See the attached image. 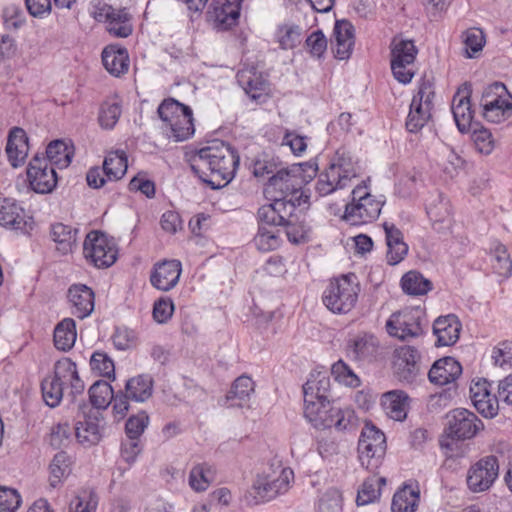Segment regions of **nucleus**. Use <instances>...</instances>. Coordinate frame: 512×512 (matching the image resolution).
<instances>
[{
    "label": "nucleus",
    "instance_id": "62",
    "mask_svg": "<svg viewBox=\"0 0 512 512\" xmlns=\"http://www.w3.org/2000/svg\"><path fill=\"white\" fill-rule=\"evenodd\" d=\"M73 430L74 428H71L68 422L53 426L49 438L50 445L56 449L66 446L70 441Z\"/></svg>",
    "mask_w": 512,
    "mask_h": 512
},
{
    "label": "nucleus",
    "instance_id": "54",
    "mask_svg": "<svg viewBox=\"0 0 512 512\" xmlns=\"http://www.w3.org/2000/svg\"><path fill=\"white\" fill-rule=\"evenodd\" d=\"M331 373L337 382L344 384L348 387L356 388L360 385V378L342 360H339L332 365Z\"/></svg>",
    "mask_w": 512,
    "mask_h": 512
},
{
    "label": "nucleus",
    "instance_id": "30",
    "mask_svg": "<svg viewBox=\"0 0 512 512\" xmlns=\"http://www.w3.org/2000/svg\"><path fill=\"white\" fill-rule=\"evenodd\" d=\"M328 165L336 174H340L342 179L348 184L352 179L358 177L360 173L358 162L354 160L351 153L344 149H338L331 157Z\"/></svg>",
    "mask_w": 512,
    "mask_h": 512
},
{
    "label": "nucleus",
    "instance_id": "56",
    "mask_svg": "<svg viewBox=\"0 0 512 512\" xmlns=\"http://www.w3.org/2000/svg\"><path fill=\"white\" fill-rule=\"evenodd\" d=\"M471 401L478 413L485 418H494L498 414V397L492 395L491 392L489 393V396L473 397L471 398Z\"/></svg>",
    "mask_w": 512,
    "mask_h": 512
},
{
    "label": "nucleus",
    "instance_id": "22",
    "mask_svg": "<svg viewBox=\"0 0 512 512\" xmlns=\"http://www.w3.org/2000/svg\"><path fill=\"white\" fill-rule=\"evenodd\" d=\"M304 405L332 401L331 380L326 371H316L303 385Z\"/></svg>",
    "mask_w": 512,
    "mask_h": 512
},
{
    "label": "nucleus",
    "instance_id": "55",
    "mask_svg": "<svg viewBox=\"0 0 512 512\" xmlns=\"http://www.w3.org/2000/svg\"><path fill=\"white\" fill-rule=\"evenodd\" d=\"M470 131H472V139L476 149L482 154H490L493 150L491 132L480 126L478 123L473 124Z\"/></svg>",
    "mask_w": 512,
    "mask_h": 512
},
{
    "label": "nucleus",
    "instance_id": "48",
    "mask_svg": "<svg viewBox=\"0 0 512 512\" xmlns=\"http://www.w3.org/2000/svg\"><path fill=\"white\" fill-rule=\"evenodd\" d=\"M49 470L50 486L56 488L71 473V459L69 455L64 451L56 453L49 465Z\"/></svg>",
    "mask_w": 512,
    "mask_h": 512
},
{
    "label": "nucleus",
    "instance_id": "11",
    "mask_svg": "<svg viewBox=\"0 0 512 512\" xmlns=\"http://www.w3.org/2000/svg\"><path fill=\"white\" fill-rule=\"evenodd\" d=\"M83 253L96 268H108L115 263L118 251L106 234L91 231L84 240Z\"/></svg>",
    "mask_w": 512,
    "mask_h": 512
},
{
    "label": "nucleus",
    "instance_id": "12",
    "mask_svg": "<svg viewBox=\"0 0 512 512\" xmlns=\"http://www.w3.org/2000/svg\"><path fill=\"white\" fill-rule=\"evenodd\" d=\"M483 428V422L468 409L456 408L446 414L444 431L452 440L471 439Z\"/></svg>",
    "mask_w": 512,
    "mask_h": 512
},
{
    "label": "nucleus",
    "instance_id": "5",
    "mask_svg": "<svg viewBox=\"0 0 512 512\" xmlns=\"http://www.w3.org/2000/svg\"><path fill=\"white\" fill-rule=\"evenodd\" d=\"M383 202L377 200L364 185L356 186L351 192V202L345 206L343 219L350 225L359 226L376 220Z\"/></svg>",
    "mask_w": 512,
    "mask_h": 512
},
{
    "label": "nucleus",
    "instance_id": "29",
    "mask_svg": "<svg viewBox=\"0 0 512 512\" xmlns=\"http://www.w3.org/2000/svg\"><path fill=\"white\" fill-rule=\"evenodd\" d=\"M102 63L113 76H120L128 71L129 55L126 48L119 45H108L102 51Z\"/></svg>",
    "mask_w": 512,
    "mask_h": 512
},
{
    "label": "nucleus",
    "instance_id": "60",
    "mask_svg": "<svg viewBox=\"0 0 512 512\" xmlns=\"http://www.w3.org/2000/svg\"><path fill=\"white\" fill-rule=\"evenodd\" d=\"M301 29L297 25L282 26L277 31V39L282 49H292L300 42Z\"/></svg>",
    "mask_w": 512,
    "mask_h": 512
},
{
    "label": "nucleus",
    "instance_id": "38",
    "mask_svg": "<svg viewBox=\"0 0 512 512\" xmlns=\"http://www.w3.org/2000/svg\"><path fill=\"white\" fill-rule=\"evenodd\" d=\"M73 149L69 147L63 140H54L50 142L46 148V156L48 163L59 169L69 166L73 158Z\"/></svg>",
    "mask_w": 512,
    "mask_h": 512
},
{
    "label": "nucleus",
    "instance_id": "40",
    "mask_svg": "<svg viewBox=\"0 0 512 512\" xmlns=\"http://www.w3.org/2000/svg\"><path fill=\"white\" fill-rule=\"evenodd\" d=\"M153 379L149 375H138L127 380L125 393L130 400L144 402L152 396Z\"/></svg>",
    "mask_w": 512,
    "mask_h": 512
},
{
    "label": "nucleus",
    "instance_id": "8",
    "mask_svg": "<svg viewBox=\"0 0 512 512\" xmlns=\"http://www.w3.org/2000/svg\"><path fill=\"white\" fill-rule=\"evenodd\" d=\"M386 437L373 424L367 423L362 429L358 441V453L361 465L367 470L376 471L385 455Z\"/></svg>",
    "mask_w": 512,
    "mask_h": 512
},
{
    "label": "nucleus",
    "instance_id": "39",
    "mask_svg": "<svg viewBox=\"0 0 512 512\" xmlns=\"http://www.w3.org/2000/svg\"><path fill=\"white\" fill-rule=\"evenodd\" d=\"M57 377H62L64 384L69 383L73 395L84 391V382L80 379L76 364L70 358H62L56 362Z\"/></svg>",
    "mask_w": 512,
    "mask_h": 512
},
{
    "label": "nucleus",
    "instance_id": "14",
    "mask_svg": "<svg viewBox=\"0 0 512 512\" xmlns=\"http://www.w3.org/2000/svg\"><path fill=\"white\" fill-rule=\"evenodd\" d=\"M499 475V462L496 456L482 457L471 465L467 472V486L473 493L489 490Z\"/></svg>",
    "mask_w": 512,
    "mask_h": 512
},
{
    "label": "nucleus",
    "instance_id": "9",
    "mask_svg": "<svg viewBox=\"0 0 512 512\" xmlns=\"http://www.w3.org/2000/svg\"><path fill=\"white\" fill-rule=\"evenodd\" d=\"M425 314L419 307L394 312L386 322L389 335L400 340L417 338L424 334Z\"/></svg>",
    "mask_w": 512,
    "mask_h": 512
},
{
    "label": "nucleus",
    "instance_id": "20",
    "mask_svg": "<svg viewBox=\"0 0 512 512\" xmlns=\"http://www.w3.org/2000/svg\"><path fill=\"white\" fill-rule=\"evenodd\" d=\"M240 9L238 0H213L208 17L213 22L215 29L226 31L238 23Z\"/></svg>",
    "mask_w": 512,
    "mask_h": 512
},
{
    "label": "nucleus",
    "instance_id": "24",
    "mask_svg": "<svg viewBox=\"0 0 512 512\" xmlns=\"http://www.w3.org/2000/svg\"><path fill=\"white\" fill-rule=\"evenodd\" d=\"M347 352L356 361L373 362L380 353V344L373 334H358L347 343Z\"/></svg>",
    "mask_w": 512,
    "mask_h": 512
},
{
    "label": "nucleus",
    "instance_id": "32",
    "mask_svg": "<svg viewBox=\"0 0 512 512\" xmlns=\"http://www.w3.org/2000/svg\"><path fill=\"white\" fill-rule=\"evenodd\" d=\"M216 467L208 462L195 463L188 477V484L195 492H204L216 480Z\"/></svg>",
    "mask_w": 512,
    "mask_h": 512
},
{
    "label": "nucleus",
    "instance_id": "45",
    "mask_svg": "<svg viewBox=\"0 0 512 512\" xmlns=\"http://www.w3.org/2000/svg\"><path fill=\"white\" fill-rule=\"evenodd\" d=\"M78 229L63 223H55L51 226V236L54 242L58 244V250L63 254L72 251L76 245Z\"/></svg>",
    "mask_w": 512,
    "mask_h": 512
},
{
    "label": "nucleus",
    "instance_id": "19",
    "mask_svg": "<svg viewBox=\"0 0 512 512\" xmlns=\"http://www.w3.org/2000/svg\"><path fill=\"white\" fill-rule=\"evenodd\" d=\"M95 18L107 22L108 32L115 37L126 38L132 33L130 15L125 9H115L111 5L102 4L97 7Z\"/></svg>",
    "mask_w": 512,
    "mask_h": 512
},
{
    "label": "nucleus",
    "instance_id": "21",
    "mask_svg": "<svg viewBox=\"0 0 512 512\" xmlns=\"http://www.w3.org/2000/svg\"><path fill=\"white\" fill-rule=\"evenodd\" d=\"M471 85L464 83L456 92L452 100V113L455 123L460 132L470 131L475 124L473 120V111L471 109Z\"/></svg>",
    "mask_w": 512,
    "mask_h": 512
},
{
    "label": "nucleus",
    "instance_id": "16",
    "mask_svg": "<svg viewBox=\"0 0 512 512\" xmlns=\"http://www.w3.org/2000/svg\"><path fill=\"white\" fill-rule=\"evenodd\" d=\"M27 178L31 189L38 194L53 192L58 182L55 167L39 155H35L29 162Z\"/></svg>",
    "mask_w": 512,
    "mask_h": 512
},
{
    "label": "nucleus",
    "instance_id": "51",
    "mask_svg": "<svg viewBox=\"0 0 512 512\" xmlns=\"http://www.w3.org/2000/svg\"><path fill=\"white\" fill-rule=\"evenodd\" d=\"M426 213L432 222H445L450 218L449 203L441 193L426 205Z\"/></svg>",
    "mask_w": 512,
    "mask_h": 512
},
{
    "label": "nucleus",
    "instance_id": "63",
    "mask_svg": "<svg viewBox=\"0 0 512 512\" xmlns=\"http://www.w3.org/2000/svg\"><path fill=\"white\" fill-rule=\"evenodd\" d=\"M21 504L17 490L0 486V512H15Z\"/></svg>",
    "mask_w": 512,
    "mask_h": 512
},
{
    "label": "nucleus",
    "instance_id": "47",
    "mask_svg": "<svg viewBox=\"0 0 512 512\" xmlns=\"http://www.w3.org/2000/svg\"><path fill=\"white\" fill-rule=\"evenodd\" d=\"M114 391L112 386L105 380H98L89 388V399L92 409L95 411L106 409L112 402Z\"/></svg>",
    "mask_w": 512,
    "mask_h": 512
},
{
    "label": "nucleus",
    "instance_id": "26",
    "mask_svg": "<svg viewBox=\"0 0 512 512\" xmlns=\"http://www.w3.org/2000/svg\"><path fill=\"white\" fill-rule=\"evenodd\" d=\"M68 298L72 314L79 319H84L93 312L95 295L90 287L84 284H74L68 290Z\"/></svg>",
    "mask_w": 512,
    "mask_h": 512
},
{
    "label": "nucleus",
    "instance_id": "31",
    "mask_svg": "<svg viewBox=\"0 0 512 512\" xmlns=\"http://www.w3.org/2000/svg\"><path fill=\"white\" fill-rule=\"evenodd\" d=\"M409 397L402 390H392L382 395V406L386 414L396 420L403 421L407 416Z\"/></svg>",
    "mask_w": 512,
    "mask_h": 512
},
{
    "label": "nucleus",
    "instance_id": "49",
    "mask_svg": "<svg viewBox=\"0 0 512 512\" xmlns=\"http://www.w3.org/2000/svg\"><path fill=\"white\" fill-rule=\"evenodd\" d=\"M92 371L109 380H115V366L113 360L102 351H95L90 358Z\"/></svg>",
    "mask_w": 512,
    "mask_h": 512
},
{
    "label": "nucleus",
    "instance_id": "17",
    "mask_svg": "<svg viewBox=\"0 0 512 512\" xmlns=\"http://www.w3.org/2000/svg\"><path fill=\"white\" fill-rule=\"evenodd\" d=\"M421 355L412 346H401L393 354V370L397 378L406 383H413L421 373Z\"/></svg>",
    "mask_w": 512,
    "mask_h": 512
},
{
    "label": "nucleus",
    "instance_id": "6",
    "mask_svg": "<svg viewBox=\"0 0 512 512\" xmlns=\"http://www.w3.org/2000/svg\"><path fill=\"white\" fill-rule=\"evenodd\" d=\"M303 185L304 179L300 169H281L269 178L264 193L267 198L308 202L309 196L303 191Z\"/></svg>",
    "mask_w": 512,
    "mask_h": 512
},
{
    "label": "nucleus",
    "instance_id": "33",
    "mask_svg": "<svg viewBox=\"0 0 512 512\" xmlns=\"http://www.w3.org/2000/svg\"><path fill=\"white\" fill-rule=\"evenodd\" d=\"M236 77L239 85L252 100L258 101L265 95L267 83L256 71L241 70Z\"/></svg>",
    "mask_w": 512,
    "mask_h": 512
},
{
    "label": "nucleus",
    "instance_id": "34",
    "mask_svg": "<svg viewBox=\"0 0 512 512\" xmlns=\"http://www.w3.org/2000/svg\"><path fill=\"white\" fill-rule=\"evenodd\" d=\"M480 106L512 109V95L503 83L495 82L484 89Z\"/></svg>",
    "mask_w": 512,
    "mask_h": 512
},
{
    "label": "nucleus",
    "instance_id": "53",
    "mask_svg": "<svg viewBox=\"0 0 512 512\" xmlns=\"http://www.w3.org/2000/svg\"><path fill=\"white\" fill-rule=\"evenodd\" d=\"M381 488H377V475L368 477L358 490L356 503L358 506L368 505L380 497Z\"/></svg>",
    "mask_w": 512,
    "mask_h": 512
},
{
    "label": "nucleus",
    "instance_id": "57",
    "mask_svg": "<svg viewBox=\"0 0 512 512\" xmlns=\"http://www.w3.org/2000/svg\"><path fill=\"white\" fill-rule=\"evenodd\" d=\"M148 423L149 416L145 411L130 416L125 424L126 437L140 440V436L148 426Z\"/></svg>",
    "mask_w": 512,
    "mask_h": 512
},
{
    "label": "nucleus",
    "instance_id": "4",
    "mask_svg": "<svg viewBox=\"0 0 512 512\" xmlns=\"http://www.w3.org/2000/svg\"><path fill=\"white\" fill-rule=\"evenodd\" d=\"M160 119L170 129V137L175 141H184L194 132L192 109L179 101L168 98L163 100L157 109Z\"/></svg>",
    "mask_w": 512,
    "mask_h": 512
},
{
    "label": "nucleus",
    "instance_id": "23",
    "mask_svg": "<svg viewBox=\"0 0 512 512\" xmlns=\"http://www.w3.org/2000/svg\"><path fill=\"white\" fill-rule=\"evenodd\" d=\"M181 271L179 260H164L154 265L150 282L158 290L169 291L177 285Z\"/></svg>",
    "mask_w": 512,
    "mask_h": 512
},
{
    "label": "nucleus",
    "instance_id": "36",
    "mask_svg": "<svg viewBox=\"0 0 512 512\" xmlns=\"http://www.w3.org/2000/svg\"><path fill=\"white\" fill-rule=\"evenodd\" d=\"M254 381L247 375L239 376L232 384L226 395V401L231 406L243 407L254 392Z\"/></svg>",
    "mask_w": 512,
    "mask_h": 512
},
{
    "label": "nucleus",
    "instance_id": "59",
    "mask_svg": "<svg viewBox=\"0 0 512 512\" xmlns=\"http://www.w3.org/2000/svg\"><path fill=\"white\" fill-rule=\"evenodd\" d=\"M463 43L466 48L467 57H474L476 53L483 49L485 44V37L482 30L477 28L467 30L463 34Z\"/></svg>",
    "mask_w": 512,
    "mask_h": 512
},
{
    "label": "nucleus",
    "instance_id": "28",
    "mask_svg": "<svg viewBox=\"0 0 512 512\" xmlns=\"http://www.w3.org/2000/svg\"><path fill=\"white\" fill-rule=\"evenodd\" d=\"M462 325L459 319L449 314L438 317L433 324V333L437 337V346H451L459 339Z\"/></svg>",
    "mask_w": 512,
    "mask_h": 512
},
{
    "label": "nucleus",
    "instance_id": "18",
    "mask_svg": "<svg viewBox=\"0 0 512 512\" xmlns=\"http://www.w3.org/2000/svg\"><path fill=\"white\" fill-rule=\"evenodd\" d=\"M0 225L22 234H29L34 222L15 199L0 197Z\"/></svg>",
    "mask_w": 512,
    "mask_h": 512
},
{
    "label": "nucleus",
    "instance_id": "43",
    "mask_svg": "<svg viewBox=\"0 0 512 512\" xmlns=\"http://www.w3.org/2000/svg\"><path fill=\"white\" fill-rule=\"evenodd\" d=\"M258 224V231L253 239L255 247L262 252L273 251L280 247L281 238L279 231L274 229V226H270L263 221L258 220Z\"/></svg>",
    "mask_w": 512,
    "mask_h": 512
},
{
    "label": "nucleus",
    "instance_id": "15",
    "mask_svg": "<svg viewBox=\"0 0 512 512\" xmlns=\"http://www.w3.org/2000/svg\"><path fill=\"white\" fill-rule=\"evenodd\" d=\"M80 415L74 427L77 441L84 447H91L99 443L102 438V427L100 421L103 420L99 411H95L88 404H79Z\"/></svg>",
    "mask_w": 512,
    "mask_h": 512
},
{
    "label": "nucleus",
    "instance_id": "25",
    "mask_svg": "<svg viewBox=\"0 0 512 512\" xmlns=\"http://www.w3.org/2000/svg\"><path fill=\"white\" fill-rule=\"evenodd\" d=\"M461 374V364L455 358L447 356L434 362L428 378L431 383L443 386L455 382Z\"/></svg>",
    "mask_w": 512,
    "mask_h": 512
},
{
    "label": "nucleus",
    "instance_id": "13",
    "mask_svg": "<svg viewBox=\"0 0 512 512\" xmlns=\"http://www.w3.org/2000/svg\"><path fill=\"white\" fill-rule=\"evenodd\" d=\"M291 476H293L292 470L283 469L280 476L273 480H269L267 477H258L245 495L247 503L258 505L285 493L288 490Z\"/></svg>",
    "mask_w": 512,
    "mask_h": 512
},
{
    "label": "nucleus",
    "instance_id": "41",
    "mask_svg": "<svg viewBox=\"0 0 512 512\" xmlns=\"http://www.w3.org/2000/svg\"><path fill=\"white\" fill-rule=\"evenodd\" d=\"M127 162V155L124 151H110L103 161V170L107 180H120L127 172Z\"/></svg>",
    "mask_w": 512,
    "mask_h": 512
},
{
    "label": "nucleus",
    "instance_id": "3",
    "mask_svg": "<svg viewBox=\"0 0 512 512\" xmlns=\"http://www.w3.org/2000/svg\"><path fill=\"white\" fill-rule=\"evenodd\" d=\"M329 402H319L304 405L305 418L316 429L334 427L338 431L349 430L356 426L355 412L350 408H339Z\"/></svg>",
    "mask_w": 512,
    "mask_h": 512
},
{
    "label": "nucleus",
    "instance_id": "61",
    "mask_svg": "<svg viewBox=\"0 0 512 512\" xmlns=\"http://www.w3.org/2000/svg\"><path fill=\"white\" fill-rule=\"evenodd\" d=\"M434 85L432 81L429 79H422L419 83L418 90L416 94L412 98V102H414V106L420 108V105H424L432 109L433 107V98H434Z\"/></svg>",
    "mask_w": 512,
    "mask_h": 512
},
{
    "label": "nucleus",
    "instance_id": "27",
    "mask_svg": "<svg viewBox=\"0 0 512 512\" xmlns=\"http://www.w3.org/2000/svg\"><path fill=\"white\" fill-rule=\"evenodd\" d=\"M5 151L13 168H18L25 163L28 155V137L22 128L11 129Z\"/></svg>",
    "mask_w": 512,
    "mask_h": 512
},
{
    "label": "nucleus",
    "instance_id": "10",
    "mask_svg": "<svg viewBox=\"0 0 512 512\" xmlns=\"http://www.w3.org/2000/svg\"><path fill=\"white\" fill-rule=\"evenodd\" d=\"M271 203L262 205L257 212L259 221L270 226H285L297 217L296 211L308 208V202L293 201L291 199L268 198Z\"/></svg>",
    "mask_w": 512,
    "mask_h": 512
},
{
    "label": "nucleus",
    "instance_id": "44",
    "mask_svg": "<svg viewBox=\"0 0 512 512\" xmlns=\"http://www.w3.org/2000/svg\"><path fill=\"white\" fill-rule=\"evenodd\" d=\"M420 500L418 490L410 486H404L393 496L391 503L392 512H416Z\"/></svg>",
    "mask_w": 512,
    "mask_h": 512
},
{
    "label": "nucleus",
    "instance_id": "64",
    "mask_svg": "<svg viewBox=\"0 0 512 512\" xmlns=\"http://www.w3.org/2000/svg\"><path fill=\"white\" fill-rule=\"evenodd\" d=\"M3 19L7 28L17 30L25 23V14L20 6L8 4L3 9Z\"/></svg>",
    "mask_w": 512,
    "mask_h": 512
},
{
    "label": "nucleus",
    "instance_id": "7",
    "mask_svg": "<svg viewBox=\"0 0 512 512\" xmlns=\"http://www.w3.org/2000/svg\"><path fill=\"white\" fill-rule=\"evenodd\" d=\"M418 49L413 40L393 37L390 43V66L394 78L402 84L411 82L415 75Z\"/></svg>",
    "mask_w": 512,
    "mask_h": 512
},
{
    "label": "nucleus",
    "instance_id": "2",
    "mask_svg": "<svg viewBox=\"0 0 512 512\" xmlns=\"http://www.w3.org/2000/svg\"><path fill=\"white\" fill-rule=\"evenodd\" d=\"M360 292V284L354 273L344 274L330 280L325 288L322 301L331 312L346 314L356 305Z\"/></svg>",
    "mask_w": 512,
    "mask_h": 512
},
{
    "label": "nucleus",
    "instance_id": "42",
    "mask_svg": "<svg viewBox=\"0 0 512 512\" xmlns=\"http://www.w3.org/2000/svg\"><path fill=\"white\" fill-rule=\"evenodd\" d=\"M63 386V378L57 377L55 364L54 374L44 378L41 382L42 397L46 405L55 408L60 404L63 398Z\"/></svg>",
    "mask_w": 512,
    "mask_h": 512
},
{
    "label": "nucleus",
    "instance_id": "35",
    "mask_svg": "<svg viewBox=\"0 0 512 512\" xmlns=\"http://www.w3.org/2000/svg\"><path fill=\"white\" fill-rule=\"evenodd\" d=\"M76 338V322L72 318H64L55 326L53 340L58 350L64 352L71 350Z\"/></svg>",
    "mask_w": 512,
    "mask_h": 512
},
{
    "label": "nucleus",
    "instance_id": "1",
    "mask_svg": "<svg viewBox=\"0 0 512 512\" xmlns=\"http://www.w3.org/2000/svg\"><path fill=\"white\" fill-rule=\"evenodd\" d=\"M240 162L237 150L222 140H212L190 157V168L212 189L226 186L235 176Z\"/></svg>",
    "mask_w": 512,
    "mask_h": 512
},
{
    "label": "nucleus",
    "instance_id": "46",
    "mask_svg": "<svg viewBox=\"0 0 512 512\" xmlns=\"http://www.w3.org/2000/svg\"><path fill=\"white\" fill-rule=\"evenodd\" d=\"M401 287L408 295H424L432 290V282L420 272L411 270L401 278Z\"/></svg>",
    "mask_w": 512,
    "mask_h": 512
},
{
    "label": "nucleus",
    "instance_id": "37",
    "mask_svg": "<svg viewBox=\"0 0 512 512\" xmlns=\"http://www.w3.org/2000/svg\"><path fill=\"white\" fill-rule=\"evenodd\" d=\"M349 184L345 182L340 174L329 166L318 174L317 181L315 183V192L320 196H328L337 190L344 189Z\"/></svg>",
    "mask_w": 512,
    "mask_h": 512
},
{
    "label": "nucleus",
    "instance_id": "58",
    "mask_svg": "<svg viewBox=\"0 0 512 512\" xmlns=\"http://www.w3.org/2000/svg\"><path fill=\"white\" fill-rule=\"evenodd\" d=\"M492 268L499 276L508 277L512 271V262L504 246H498L491 255Z\"/></svg>",
    "mask_w": 512,
    "mask_h": 512
},
{
    "label": "nucleus",
    "instance_id": "50",
    "mask_svg": "<svg viewBox=\"0 0 512 512\" xmlns=\"http://www.w3.org/2000/svg\"><path fill=\"white\" fill-rule=\"evenodd\" d=\"M122 113L120 102L105 101L99 111V124L104 129H112L118 122Z\"/></svg>",
    "mask_w": 512,
    "mask_h": 512
},
{
    "label": "nucleus",
    "instance_id": "52",
    "mask_svg": "<svg viewBox=\"0 0 512 512\" xmlns=\"http://www.w3.org/2000/svg\"><path fill=\"white\" fill-rule=\"evenodd\" d=\"M431 117V108L420 105L418 109L414 102L410 104V111L406 120V128L411 133L421 130Z\"/></svg>",
    "mask_w": 512,
    "mask_h": 512
}]
</instances>
